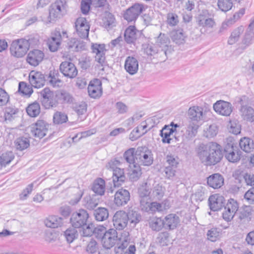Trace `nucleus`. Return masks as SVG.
<instances>
[{
    "mask_svg": "<svg viewBox=\"0 0 254 254\" xmlns=\"http://www.w3.org/2000/svg\"><path fill=\"white\" fill-rule=\"evenodd\" d=\"M207 180L208 185L214 189H219L224 185V178L219 173L209 176Z\"/></svg>",
    "mask_w": 254,
    "mask_h": 254,
    "instance_id": "obj_25",
    "label": "nucleus"
},
{
    "mask_svg": "<svg viewBox=\"0 0 254 254\" xmlns=\"http://www.w3.org/2000/svg\"><path fill=\"white\" fill-rule=\"evenodd\" d=\"M218 127L215 124L206 127L203 130V135L207 138H212L218 133Z\"/></svg>",
    "mask_w": 254,
    "mask_h": 254,
    "instance_id": "obj_53",
    "label": "nucleus"
},
{
    "mask_svg": "<svg viewBox=\"0 0 254 254\" xmlns=\"http://www.w3.org/2000/svg\"><path fill=\"white\" fill-rule=\"evenodd\" d=\"M150 193V184L148 183L143 184L138 189L139 198L149 197Z\"/></svg>",
    "mask_w": 254,
    "mask_h": 254,
    "instance_id": "obj_58",
    "label": "nucleus"
},
{
    "mask_svg": "<svg viewBox=\"0 0 254 254\" xmlns=\"http://www.w3.org/2000/svg\"><path fill=\"white\" fill-rule=\"evenodd\" d=\"M14 143L16 149L21 151L27 148L30 145L29 139L23 137L17 138Z\"/></svg>",
    "mask_w": 254,
    "mask_h": 254,
    "instance_id": "obj_55",
    "label": "nucleus"
},
{
    "mask_svg": "<svg viewBox=\"0 0 254 254\" xmlns=\"http://www.w3.org/2000/svg\"><path fill=\"white\" fill-rule=\"evenodd\" d=\"M125 69L130 75H134L138 70V61L134 57H127L125 62Z\"/></svg>",
    "mask_w": 254,
    "mask_h": 254,
    "instance_id": "obj_23",
    "label": "nucleus"
},
{
    "mask_svg": "<svg viewBox=\"0 0 254 254\" xmlns=\"http://www.w3.org/2000/svg\"><path fill=\"white\" fill-rule=\"evenodd\" d=\"M135 149L134 148H130L126 151L124 154V158L129 165H132L135 163Z\"/></svg>",
    "mask_w": 254,
    "mask_h": 254,
    "instance_id": "obj_50",
    "label": "nucleus"
},
{
    "mask_svg": "<svg viewBox=\"0 0 254 254\" xmlns=\"http://www.w3.org/2000/svg\"><path fill=\"white\" fill-rule=\"evenodd\" d=\"M43 53L39 50H34L30 51L27 56V62L33 66L38 65L44 58Z\"/></svg>",
    "mask_w": 254,
    "mask_h": 254,
    "instance_id": "obj_24",
    "label": "nucleus"
},
{
    "mask_svg": "<svg viewBox=\"0 0 254 254\" xmlns=\"http://www.w3.org/2000/svg\"><path fill=\"white\" fill-rule=\"evenodd\" d=\"M239 145L241 149L248 153L251 152L254 149V141L249 137H244L241 139Z\"/></svg>",
    "mask_w": 254,
    "mask_h": 254,
    "instance_id": "obj_36",
    "label": "nucleus"
},
{
    "mask_svg": "<svg viewBox=\"0 0 254 254\" xmlns=\"http://www.w3.org/2000/svg\"><path fill=\"white\" fill-rule=\"evenodd\" d=\"M69 48H73L76 51L83 50L85 49V43L82 41L75 38L71 39L68 43Z\"/></svg>",
    "mask_w": 254,
    "mask_h": 254,
    "instance_id": "obj_54",
    "label": "nucleus"
},
{
    "mask_svg": "<svg viewBox=\"0 0 254 254\" xmlns=\"http://www.w3.org/2000/svg\"><path fill=\"white\" fill-rule=\"evenodd\" d=\"M253 209L251 206H245L241 210L239 218L241 220L250 221L253 212Z\"/></svg>",
    "mask_w": 254,
    "mask_h": 254,
    "instance_id": "obj_52",
    "label": "nucleus"
},
{
    "mask_svg": "<svg viewBox=\"0 0 254 254\" xmlns=\"http://www.w3.org/2000/svg\"><path fill=\"white\" fill-rule=\"evenodd\" d=\"M130 168L129 171V179L132 181H136L141 176L142 174L141 168L137 163L129 165Z\"/></svg>",
    "mask_w": 254,
    "mask_h": 254,
    "instance_id": "obj_41",
    "label": "nucleus"
},
{
    "mask_svg": "<svg viewBox=\"0 0 254 254\" xmlns=\"http://www.w3.org/2000/svg\"><path fill=\"white\" fill-rule=\"evenodd\" d=\"M171 36L173 41L179 45L184 43L187 38V35L183 29L172 31Z\"/></svg>",
    "mask_w": 254,
    "mask_h": 254,
    "instance_id": "obj_35",
    "label": "nucleus"
},
{
    "mask_svg": "<svg viewBox=\"0 0 254 254\" xmlns=\"http://www.w3.org/2000/svg\"><path fill=\"white\" fill-rule=\"evenodd\" d=\"M49 127V125L44 120H38L32 124L29 128L32 135L42 138L46 135Z\"/></svg>",
    "mask_w": 254,
    "mask_h": 254,
    "instance_id": "obj_8",
    "label": "nucleus"
},
{
    "mask_svg": "<svg viewBox=\"0 0 254 254\" xmlns=\"http://www.w3.org/2000/svg\"><path fill=\"white\" fill-rule=\"evenodd\" d=\"M201 126L200 124L189 121L185 128L186 137L188 138H191L194 137L196 135L198 129Z\"/></svg>",
    "mask_w": 254,
    "mask_h": 254,
    "instance_id": "obj_32",
    "label": "nucleus"
},
{
    "mask_svg": "<svg viewBox=\"0 0 254 254\" xmlns=\"http://www.w3.org/2000/svg\"><path fill=\"white\" fill-rule=\"evenodd\" d=\"M67 120V116L64 113L57 111L54 114L53 122L55 124H62L66 123Z\"/></svg>",
    "mask_w": 254,
    "mask_h": 254,
    "instance_id": "obj_60",
    "label": "nucleus"
},
{
    "mask_svg": "<svg viewBox=\"0 0 254 254\" xmlns=\"http://www.w3.org/2000/svg\"><path fill=\"white\" fill-rule=\"evenodd\" d=\"M149 225L152 230L159 231L164 227V222L161 218L154 217L150 219Z\"/></svg>",
    "mask_w": 254,
    "mask_h": 254,
    "instance_id": "obj_43",
    "label": "nucleus"
},
{
    "mask_svg": "<svg viewBox=\"0 0 254 254\" xmlns=\"http://www.w3.org/2000/svg\"><path fill=\"white\" fill-rule=\"evenodd\" d=\"M75 28L77 35L82 39L88 37L90 25L86 18L79 17L75 22Z\"/></svg>",
    "mask_w": 254,
    "mask_h": 254,
    "instance_id": "obj_9",
    "label": "nucleus"
},
{
    "mask_svg": "<svg viewBox=\"0 0 254 254\" xmlns=\"http://www.w3.org/2000/svg\"><path fill=\"white\" fill-rule=\"evenodd\" d=\"M140 32L134 26H129L125 30V40L127 43H134L137 39Z\"/></svg>",
    "mask_w": 254,
    "mask_h": 254,
    "instance_id": "obj_27",
    "label": "nucleus"
},
{
    "mask_svg": "<svg viewBox=\"0 0 254 254\" xmlns=\"http://www.w3.org/2000/svg\"><path fill=\"white\" fill-rule=\"evenodd\" d=\"M93 191L96 194L102 195L105 190V183L104 180L98 178L95 181L92 186Z\"/></svg>",
    "mask_w": 254,
    "mask_h": 254,
    "instance_id": "obj_38",
    "label": "nucleus"
},
{
    "mask_svg": "<svg viewBox=\"0 0 254 254\" xmlns=\"http://www.w3.org/2000/svg\"><path fill=\"white\" fill-rule=\"evenodd\" d=\"M94 216L98 221H103L109 217V210L105 207H98L94 210Z\"/></svg>",
    "mask_w": 254,
    "mask_h": 254,
    "instance_id": "obj_39",
    "label": "nucleus"
},
{
    "mask_svg": "<svg viewBox=\"0 0 254 254\" xmlns=\"http://www.w3.org/2000/svg\"><path fill=\"white\" fill-rule=\"evenodd\" d=\"M29 80L31 85L35 88H40L45 84L44 75L40 71L32 70L29 74Z\"/></svg>",
    "mask_w": 254,
    "mask_h": 254,
    "instance_id": "obj_20",
    "label": "nucleus"
},
{
    "mask_svg": "<svg viewBox=\"0 0 254 254\" xmlns=\"http://www.w3.org/2000/svg\"><path fill=\"white\" fill-rule=\"evenodd\" d=\"M196 151L201 162L207 166L216 164L223 156L220 146L215 142L200 144Z\"/></svg>",
    "mask_w": 254,
    "mask_h": 254,
    "instance_id": "obj_1",
    "label": "nucleus"
},
{
    "mask_svg": "<svg viewBox=\"0 0 254 254\" xmlns=\"http://www.w3.org/2000/svg\"><path fill=\"white\" fill-rule=\"evenodd\" d=\"M155 44L156 46L163 51L164 54L167 55V52L171 49V41L169 36L165 34L160 33L155 38Z\"/></svg>",
    "mask_w": 254,
    "mask_h": 254,
    "instance_id": "obj_18",
    "label": "nucleus"
},
{
    "mask_svg": "<svg viewBox=\"0 0 254 254\" xmlns=\"http://www.w3.org/2000/svg\"><path fill=\"white\" fill-rule=\"evenodd\" d=\"M224 197L219 194H214L209 196L208 205L210 209L213 211H218L224 206Z\"/></svg>",
    "mask_w": 254,
    "mask_h": 254,
    "instance_id": "obj_21",
    "label": "nucleus"
},
{
    "mask_svg": "<svg viewBox=\"0 0 254 254\" xmlns=\"http://www.w3.org/2000/svg\"><path fill=\"white\" fill-rule=\"evenodd\" d=\"M113 182L115 187H119L123 183L126 179L124 169L116 168L113 171Z\"/></svg>",
    "mask_w": 254,
    "mask_h": 254,
    "instance_id": "obj_30",
    "label": "nucleus"
},
{
    "mask_svg": "<svg viewBox=\"0 0 254 254\" xmlns=\"http://www.w3.org/2000/svg\"><path fill=\"white\" fill-rule=\"evenodd\" d=\"M89 96L93 98L100 97L102 94V83L98 79L91 80L88 86Z\"/></svg>",
    "mask_w": 254,
    "mask_h": 254,
    "instance_id": "obj_19",
    "label": "nucleus"
},
{
    "mask_svg": "<svg viewBox=\"0 0 254 254\" xmlns=\"http://www.w3.org/2000/svg\"><path fill=\"white\" fill-rule=\"evenodd\" d=\"M254 39V31L248 28L243 39V44L248 46L253 43Z\"/></svg>",
    "mask_w": 254,
    "mask_h": 254,
    "instance_id": "obj_63",
    "label": "nucleus"
},
{
    "mask_svg": "<svg viewBox=\"0 0 254 254\" xmlns=\"http://www.w3.org/2000/svg\"><path fill=\"white\" fill-rule=\"evenodd\" d=\"M42 105L46 109H50L57 107L58 101L55 98L53 91L46 87L42 89L39 93Z\"/></svg>",
    "mask_w": 254,
    "mask_h": 254,
    "instance_id": "obj_6",
    "label": "nucleus"
},
{
    "mask_svg": "<svg viewBox=\"0 0 254 254\" xmlns=\"http://www.w3.org/2000/svg\"><path fill=\"white\" fill-rule=\"evenodd\" d=\"M233 108L230 102L223 100L218 101L213 105L214 111L218 114L224 116H229L233 111Z\"/></svg>",
    "mask_w": 254,
    "mask_h": 254,
    "instance_id": "obj_17",
    "label": "nucleus"
},
{
    "mask_svg": "<svg viewBox=\"0 0 254 254\" xmlns=\"http://www.w3.org/2000/svg\"><path fill=\"white\" fill-rule=\"evenodd\" d=\"M165 191V187L157 184L154 186L152 191V196L155 199L160 200L163 197Z\"/></svg>",
    "mask_w": 254,
    "mask_h": 254,
    "instance_id": "obj_46",
    "label": "nucleus"
},
{
    "mask_svg": "<svg viewBox=\"0 0 254 254\" xmlns=\"http://www.w3.org/2000/svg\"><path fill=\"white\" fill-rule=\"evenodd\" d=\"M166 22L170 26H175L179 22V16L175 13L169 12L167 15Z\"/></svg>",
    "mask_w": 254,
    "mask_h": 254,
    "instance_id": "obj_61",
    "label": "nucleus"
},
{
    "mask_svg": "<svg viewBox=\"0 0 254 254\" xmlns=\"http://www.w3.org/2000/svg\"><path fill=\"white\" fill-rule=\"evenodd\" d=\"M189 121L202 125L205 120V115L203 109L199 106H194L190 107L188 113Z\"/></svg>",
    "mask_w": 254,
    "mask_h": 254,
    "instance_id": "obj_10",
    "label": "nucleus"
},
{
    "mask_svg": "<svg viewBox=\"0 0 254 254\" xmlns=\"http://www.w3.org/2000/svg\"><path fill=\"white\" fill-rule=\"evenodd\" d=\"M224 152L225 156L229 162L235 163L240 160L242 152L236 146L228 143L225 147Z\"/></svg>",
    "mask_w": 254,
    "mask_h": 254,
    "instance_id": "obj_15",
    "label": "nucleus"
},
{
    "mask_svg": "<svg viewBox=\"0 0 254 254\" xmlns=\"http://www.w3.org/2000/svg\"><path fill=\"white\" fill-rule=\"evenodd\" d=\"M60 70L65 77L71 79L75 77L78 73L74 64L68 61L63 62L61 64Z\"/></svg>",
    "mask_w": 254,
    "mask_h": 254,
    "instance_id": "obj_16",
    "label": "nucleus"
},
{
    "mask_svg": "<svg viewBox=\"0 0 254 254\" xmlns=\"http://www.w3.org/2000/svg\"><path fill=\"white\" fill-rule=\"evenodd\" d=\"M233 5L232 0H218L217 1V6L219 9L225 12L231 9Z\"/></svg>",
    "mask_w": 254,
    "mask_h": 254,
    "instance_id": "obj_59",
    "label": "nucleus"
},
{
    "mask_svg": "<svg viewBox=\"0 0 254 254\" xmlns=\"http://www.w3.org/2000/svg\"><path fill=\"white\" fill-rule=\"evenodd\" d=\"M128 218L124 210L117 211L113 217V226L116 230H123L128 224Z\"/></svg>",
    "mask_w": 254,
    "mask_h": 254,
    "instance_id": "obj_12",
    "label": "nucleus"
},
{
    "mask_svg": "<svg viewBox=\"0 0 254 254\" xmlns=\"http://www.w3.org/2000/svg\"><path fill=\"white\" fill-rule=\"evenodd\" d=\"M99 200L96 195H87L84 198V205L89 210L94 209L98 204Z\"/></svg>",
    "mask_w": 254,
    "mask_h": 254,
    "instance_id": "obj_42",
    "label": "nucleus"
},
{
    "mask_svg": "<svg viewBox=\"0 0 254 254\" xmlns=\"http://www.w3.org/2000/svg\"><path fill=\"white\" fill-rule=\"evenodd\" d=\"M144 10L143 4L135 3L125 11L124 18L128 22L134 21Z\"/></svg>",
    "mask_w": 254,
    "mask_h": 254,
    "instance_id": "obj_11",
    "label": "nucleus"
},
{
    "mask_svg": "<svg viewBox=\"0 0 254 254\" xmlns=\"http://www.w3.org/2000/svg\"><path fill=\"white\" fill-rule=\"evenodd\" d=\"M93 5L95 8L104 11L105 12L110 11L111 8L109 0H94Z\"/></svg>",
    "mask_w": 254,
    "mask_h": 254,
    "instance_id": "obj_48",
    "label": "nucleus"
},
{
    "mask_svg": "<svg viewBox=\"0 0 254 254\" xmlns=\"http://www.w3.org/2000/svg\"><path fill=\"white\" fill-rule=\"evenodd\" d=\"M140 209L149 213L163 211L165 209L162 203L152 202L150 197L139 198Z\"/></svg>",
    "mask_w": 254,
    "mask_h": 254,
    "instance_id": "obj_5",
    "label": "nucleus"
},
{
    "mask_svg": "<svg viewBox=\"0 0 254 254\" xmlns=\"http://www.w3.org/2000/svg\"><path fill=\"white\" fill-rule=\"evenodd\" d=\"M136 161L140 165L149 166L153 162V155L152 151L146 146L138 147L135 154Z\"/></svg>",
    "mask_w": 254,
    "mask_h": 254,
    "instance_id": "obj_4",
    "label": "nucleus"
},
{
    "mask_svg": "<svg viewBox=\"0 0 254 254\" xmlns=\"http://www.w3.org/2000/svg\"><path fill=\"white\" fill-rule=\"evenodd\" d=\"M244 31V27L242 26H239L235 29L231 33L228 40V44L233 45L236 43L239 39L240 35Z\"/></svg>",
    "mask_w": 254,
    "mask_h": 254,
    "instance_id": "obj_44",
    "label": "nucleus"
},
{
    "mask_svg": "<svg viewBox=\"0 0 254 254\" xmlns=\"http://www.w3.org/2000/svg\"><path fill=\"white\" fill-rule=\"evenodd\" d=\"M67 0H57L55 3L51 4L49 9L50 22L56 19L61 18L66 13L68 7Z\"/></svg>",
    "mask_w": 254,
    "mask_h": 254,
    "instance_id": "obj_2",
    "label": "nucleus"
},
{
    "mask_svg": "<svg viewBox=\"0 0 254 254\" xmlns=\"http://www.w3.org/2000/svg\"><path fill=\"white\" fill-rule=\"evenodd\" d=\"M238 208L237 201L232 198L229 199L224 206V210L222 213L223 218L226 221H230L234 217Z\"/></svg>",
    "mask_w": 254,
    "mask_h": 254,
    "instance_id": "obj_14",
    "label": "nucleus"
},
{
    "mask_svg": "<svg viewBox=\"0 0 254 254\" xmlns=\"http://www.w3.org/2000/svg\"><path fill=\"white\" fill-rule=\"evenodd\" d=\"M164 227L169 230H174L177 228L180 222V218L175 214L167 215L163 220Z\"/></svg>",
    "mask_w": 254,
    "mask_h": 254,
    "instance_id": "obj_28",
    "label": "nucleus"
},
{
    "mask_svg": "<svg viewBox=\"0 0 254 254\" xmlns=\"http://www.w3.org/2000/svg\"><path fill=\"white\" fill-rule=\"evenodd\" d=\"M76 228L73 227L68 228L64 233V236L68 243H72L77 238L78 233Z\"/></svg>",
    "mask_w": 254,
    "mask_h": 254,
    "instance_id": "obj_56",
    "label": "nucleus"
},
{
    "mask_svg": "<svg viewBox=\"0 0 254 254\" xmlns=\"http://www.w3.org/2000/svg\"><path fill=\"white\" fill-rule=\"evenodd\" d=\"M14 158V155L12 151H6L0 154V167H5Z\"/></svg>",
    "mask_w": 254,
    "mask_h": 254,
    "instance_id": "obj_45",
    "label": "nucleus"
},
{
    "mask_svg": "<svg viewBox=\"0 0 254 254\" xmlns=\"http://www.w3.org/2000/svg\"><path fill=\"white\" fill-rule=\"evenodd\" d=\"M103 26L107 29H110L115 25V18L114 16L109 12H105L102 19Z\"/></svg>",
    "mask_w": 254,
    "mask_h": 254,
    "instance_id": "obj_40",
    "label": "nucleus"
},
{
    "mask_svg": "<svg viewBox=\"0 0 254 254\" xmlns=\"http://www.w3.org/2000/svg\"><path fill=\"white\" fill-rule=\"evenodd\" d=\"M102 234L103 236L102 237V242L103 246L107 249L112 247L115 243V241L116 238H114V236H112L109 233H103Z\"/></svg>",
    "mask_w": 254,
    "mask_h": 254,
    "instance_id": "obj_47",
    "label": "nucleus"
},
{
    "mask_svg": "<svg viewBox=\"0 0 254 254\" xmlns=\"http://www.w3.org/2000/svg\"><path fill=\"white\" fill-rule=\"evenodd\" d=\"M27 114L32 117L38 116L40 113V106L38 103L34 102L30 104L26 109Z\"/></svg>",
    "mask_w": 254,
    "mask_h": 254,
    "instance_id": "obj_51",
    "label": "nucleus"
},
{
    "mask_svg": "<svg viewBox=\"0 0 254 254\" xmlns=\"http://www.w3.org/2000/svg\"><path fill=\"white\" fill-rule=\"evenodd\" d=\"M91 49L93 53L96 54L95 61L99 64L97 66L104 67L106 64L105 59V47L104 44H93ZM104 70V67L101 68Z\"/></svg>",
    "mask_w": 254,
    "mask_h": 254,
    "instance_id": "obj_13",
    "label": "nucleus"
},
{
    "mask_svg": "<svg viewBox=\"0 0 254 254\" xmlns=\"http://www.w3.org/2000/svg\"><path fill=\"white\" fill-rule=\"evenodd\" d=\"M89 215L87 211L84 209H80L78 211L73 213L70 218V222L72 227L79 228L85 227Z\"/></svg>",
    "mask_w": 254,
    "mask_h": 254,
    "instance_id": "obj_7",
    "label": "nucleus"
},
{
    "mask_svg": "<svg viewBox=\"0 0 254 254\" xmlns=\"http://www.w3.org/2000/svg\"><path fill=\"white\" fill-rule=\"evenodd\" d=\"M147 125L146 122H142L135 128L129 134V139L134 141L146 133L147 131Z\"/></svg>",
    "mask_w": 254,
    "mask_h": 254,
    "instance_id": "obj_29",
    "label": "nucleus"
},
{
    "mask_svg": "<svg viewBox=\"0 0 254 254\" xmlns=\"http://www.w3.org/2000/svg\"><path fill=\"white\" fill-rule=\"evenodd\" d=\"M62 35L60 31H56L51 38L48 39L47 44L51 52L57 51L61 45Z\"/></svg>",
    "mask_w": 254,
    "mask_h": 254,
    "instance_id": "obj_26",
    "label": "nucleus"
},
{
    "mask_svg": "<svg viewBox=\"0 0 254 254\" xmlns=\"http://www.w3.org/2000/svg\"><path fill=\"white\" fill-rule=\"evenodd\" d=\"M58 100L62 104H71L73 103L74 98L68 92L65 90H61L56 95Z\"/></svg>",
    "mask_w": 254,
    "mask_h": 254,
    "instance_id": "obj_37",
    "label": "nucleus"
},
{
    "mask_svg": "<svg viewBox=\"0 0 254 254\" xmlns=\"http://www.w3.org/2000/svg\"><path fill=\"white\" fill-rule=\"evenodd\" d=\"M30 47L29 41L24 39H19L12 41L10 51L11 54L16 58L23 57L27 53Z\"/></svg>",
    "mask_w": 254,
    "mask_h": 254,
    "instance_id": "obj_3",
    "label": "nucleus"
},
{
    "mask_svg": "<svg viewBox=\"0 0 254 254\" xmlns=\"http://www.w3.org/2000/svg\"><path fill=\"white\" fill-rule=\"evenodd\" d=\"M176 131V129L173 127H170L169 126H165L161 130L160 135L162 137V141L163 143H170L172 138L171 136H175L174 133Z\"/></svg>",
    "mask_w": 254,
    "mask_h": 254,
    "instance_id": "obj_31",
    "label": "nucleus"
},
{
    "mask_svg": "<svg viewBox=\"0 0 254 254\" xmlns=\"http://www.w3.org/2000/svg\"><path fill=\"white\" fill-rule=\"evenodd\" d=\"M198 25L203 27H212L214 24V22L211 18H206L202 14L198 16Z\"/></svg>",
    "mask_w": 254,
    "mask_h": 254,
    "instance_id": "obj_62",
    "label": "nucleus"
},
{
    "mask_svg": "<svg viewBox=\"0 0 254 254\" xmlns=\"http://www.w3.org/2000/svg\"><path fill=\"white\" fill-rule=\"evenodd\" d=\"M241 116L244 120L249 122L254 121V110L248 106H242L240 109Z\"/></svg>",
    "mask_w": 254,
    "mask_h": 254,
    "instance_id": "obj_33",
    "label": "nucleus"
},
{
    "mask_svg": "<svg viewBox=\"0 0 254 254\" xmlns=\"http://www.w3.org/2000/svg\"><path fill=\"white\" fill-rule=\"evenodd\" d=\"M62 223V218L56 216H50L45 221L46 226L53 228H58Z\"/></svg>",
    "mask_w": 254,
    "mask_h": 254,
    "instance_id": "obj_49",
    "label": "nucleus"
},
{
    "mask_svg": "<svg viewBox=\"0 0 254 254\" xmlns=\"http://www.w3.org/2000/svg\"><path fill=\"white\" fill-rule=\"evenodd\" d=\"M18 91L25 95H30L33 92L32 89L29 85H27L24 82H20L19 83Z\"/></svg>",
    "mask_w": 254,
    "mask_h": 254,
    "instance_id": "obj_64",
    "label": "nucleus"
},
{
    "mask_svg": "<svg viewBox=\"0 0 254 254\" xmlns=\"http://www.w3.org/2000/svg\"><path fill=\"white\" fill-rule=\"evenodd\" d=\"M130 199V193L127 190L120 189L115 194L114 203L118 206H122L127 204Z\"/></svg>",
    "mask_w": 254,
    "mask_h": 254,
    "instance_id": "obj_22",
    "label": "nucleus"
},
{
    "mask_svg": "<svg viewBox=\"0 0 254 254\" xmlns=\"http://www.w3.org/2000/svg\"><path fill=\"white\" fill-rule=\"evenodd\" d=\"M127 214L128 218V223H129V225L131 228H134L142 219L141 214L136 211L130 210L127 213Z\"/></svg>",
    "mask_w": 254,
    "mask_h": 254,
    "instance_id": "obj_34",
    "label": "nucleus"
},
{
    "mask_svg": "<svg viewBox=\"0 0 254 254\" xmlns=\"http://www.w3.org/2000/svg\"><path fill=\"white\" fill-rule=\"evenodd\" d=\"M59 74L57 71H51L49 74V77L50 79L49 80L51 84L54 87H60L62 86V81L59 78Z\"/></svg>",
    "mask_w": 254,
    "mask_h": 254,
    "instance_id": "obj_57",
    "label": "nucleus"
}]
</instances>
